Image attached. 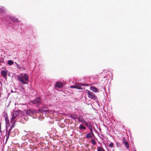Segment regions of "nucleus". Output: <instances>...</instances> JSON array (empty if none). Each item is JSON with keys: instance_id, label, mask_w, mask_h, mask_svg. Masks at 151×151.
<instances>
[{"instance_id": "nucleus-1", "label": "nucleus", "mask_w": 151, "mask_h": 151, "mask_svg": "<svg viewBox=\"0 0 151 151\" xmlns=\"http://www.w3.org/2000/svg\"><path fill=\"white\" fill-rule=\"evenodd\" d=\"M4 22L8 24L15 23V22H19L20 21L16 17L12 15H5L4 17Z\"/></svg>"}, {"instance_id": "nucleus-2", "label": "nucleus", "mask_w": 151, "mask_h": 151, "mask_svg": "<svg viewBox=\"0 0 151 151\" xmlns=\"http://www.w3.org/2000/svg\"><path fill=\"white\" fill-rule=\"evenodd\" d=\"M18 80L20 82L24 84H27L26 81H29V77L27 73H25L21 76H18Z\"/></svg>"}, {"instance_id": "nucleus-3", "label": "nucleus", "mask_w": 151, "mask_h": 151, "mask_svg": "<svg viewBox=\"0 0 151 151\" xmlns=\"http://www.w3.org/2000/svg\"><path fill=\"white\" fill-rule=\"evenodd\" d=\"M12 28L17 30L18 32H20V34L21 35H22V34L23 33L21 31L22 30L21 26L22 25V24L21 23V21H20L19 22H15V23H12Z\"/></svg>"}, {"instance_id": "nucleus-4", "label": "nucleus", "mask_w": 151, "mask_h": 151, "mask_svg": "<svg viewBox=\"0 0 151 151\" xmlns=\"http://www.w3.org/2000/svg\"><path fill=\"white\" fill-rule=\"evenodd\" d=\"M30 103L36 105V107L37 108L40 107L39 105L42 104V99L39 97H37L34 100H31Z\"/></svg>"}, {"instance_id": "nucleus-5", "label": "nucleus", "mask_w": 151, "mask_h": 151, "mask_svg": "<svg viewBox=\"0 0 151 151\" xmlns=\"http://www.w3.org/2000/svg\"><path fill=\"white\" fill-rule=\"evenodd\" d=\"M6 10V8L3 6H0V19L4 21V17H5V15H8V14L5 13Z\"/></svg>"}, {"instance_id": "nucleus-6", "label": "nucleus", "mask_w": 151, "mask_h": 151, "mask_svg": "<svg viewBox=\"0 0 151 151\" xmlns=\"http://www.w3.org/2000/svg\"><path fill=\"white\" fill-rule=\"evenodd\" d=\"M24 35L30 37L32 34L33 30L32 27H29L26 28L25 30L24 31Z\"/></svg>"}, {"instance_id": "nucleus-7", "label": "nucleus", "mask_w": 151, "mask_h": 151, "mask_svg": "<svg viewBox=\"0 0 151 151\" xmlns=\"http://www.w3.org/2000/svg\"><path fill=\"white\" fill-rule=\"evenodd\" d=\"M9 74V73L8 70L4 67L1 68V74L3 77L5 79H7V75Z\"/></svg>"}, {"instance_id": "nucleus-8", "label": "nucleus", "mask_w": 151, "mask_h": 151, "mask_svg": "<svg viewBox=\"0 0 151 151\" xmlns=\"http://www.w3.org/2000/svg\"><path fill=\"white\" fill-rule=\"evenodd\" d=\"M42 106L40 107V108L38 110L39 113H43L47 112L48 111V109L47 108V106L42 103Z\"/></svg>"}, {"instance_id": "nucleus-9", "label": "nucleus", "mask_w": 151, "mask_h": 151, "mask_svg": "<svg viewBox=\"0 0 151 151\" xmlns=\"http://www.w3.org/2000/svg\"><path fill=\"white\" fill-rule=\"evenodd\" d=\"M38 113L39 112L38 111V110H35L33 109H29L27 110L26 112V113L27 115L30 116H32L34 114Z\"/></svg>"}, {"instance_id": "nucleus-10", "label": "nucleus", "mask_w": 151, "mask_h": 151, "mask_svg": "<svg viewBox=\"0 0 151 151\" xmlns=\"http://www.w3.org/2000/svg\"><path fill=\"white\" fill-rule=\"evenodd\" d=\"M87 91L88 97L89 98L93 100H96L97 99V97L92 92L88 90H87Z\"/></svg>"}, {"instance_id": "nucleus-11", "label": "nucleus", "mask_w": 151, "mask_h": 151, "mask_svg": "<svg viewBox=\"0 0 151 151\" xmlns=\"http://www.w3.org/2000/svg\"><path fill=\"white\" fill-rule=\"evenodd\" d=\"M89 132L86 135V138L87 139L91 138L92 139L93 137L94 138H96V137L94 135L93 132Z\"/></svg>"}, {"instance_id": "nucleus-12", "label": "nucleus", "mask_w": 151, "mask_h": 151, "mask_svg": "<svg viewBox=\"0 0 151 151\" xmlns=\"http://www.w3.org/2000/svg\"><path fill=\"white\" fill-rule=\"evenodd\" d=\"M5 117L6 123V129H7L8 127H9L10 126L9 121L8 118L7 114H6V116L5 115Z\"/></svg>"}, {"instance_id": "nucleus-13", "label": "nucleus", "mask_w": 151, "mask_h": 151, "mask_svg": "<svg viewBox=\"0 0 151 151\" xmlns=\"http://www.w3.org/2000/svg\"><path fill=\"white\" fill-rule=\"evenodd\" d=\"M123 142L124 143L125 147L127 148L128 149L129 148V145L128 142L126 141L125 139L123 138Z\"/></svg>"}, {"instance_id": "nucleus-14", "label": "nucleus", "mask_w": 151, "mask_h": 151, "mask_svg": "<svg viewBox=\"0 0 151 151\" xmlns=\"http://www.w3.org/2000/svg\"><path fill=\"white\" fill-rule=\"evenodd\" d=\"M19 111H20V110L19 111H13L12 116L14 118H15L19 114Z\"/></svg>"}, {"instance_id": "nucleus-15", "label": "nucleus", "mask_w": 151, "mask_h": 151, "mask_svg": "<svg viewBox=\"0 0 151 151\" xmlns=\"http://www.w3.org/2000/svg\"><path fill=\"white\" fill-rule=\"evenodd\" d=\"M78 119L79 122L82 123L83 124L86 122L82 116H79Z\"/></svg>"}, {"instance_id": "nucleus-16", "label": "nucleus", "mask_w": 151, "mask_h": 151, "mask_svg": "<svg viewBox=\"0 0 151 151\" xmlns=\"http://www.w3.org/2000/svg\"><path fill=\"white\" fill-rule=\"evenodd\" d=\"M90 89L95 93L99 92L98 89L94 86H91Z\"/></svg>"}, {"instance_id": "nucleus-17", "label": "nucleus", "mask_w": 151, "mask_h": 151, "mask_svg": "<svg viewBox=\"0 0 151 151\" xmlns=\"http://www.w3.org/2000/svg\"><path fill=\"white\" fill-rule=\"evenodd\" d=\"M63 83L60 82H57L55 85V87H56L58 88H62L63 87Z\"/></svg>"}, {"instance_id": "nucleus-18", "label": "nucleus", "mask_w": 151, "mask_h": 151, "mask_svg": "<svg viewBox=\"0 0 151 151\" xmlns=\"http://www.w3.org/2000/svg\"><path fill=\"white\" fill-rule=\"evenodd\" d=\"M84 85L83 83H81L79 85V84H76L75 85V88H77L78 89H82V88L81 87V86H84Z\"/></svg>"}, {"instance_id": "nucleus-19", "label": "nucleus", "mask_w": 151, "mask_h": 151, "mask_svg": "<svg viewBox=\"0 0 151 151\" xmlns=\"http://www.w3.org/2000/svg\"><path fill=\"white\" fill-rule=\"evenodd\" d=\"M70 117V118L74 120H75L77 119V118H78V116L76 114H71L69 116Z\"/></svg>"}, {"instance_id": "nucleus-20", "label": "nucleus", "mask_w": 151, "mask_h": 151, "mask_svg": "<svg viewBox=\"0 0 151 151\" xmlns=\"http://www.w3.org/2000/svg\"><path fill=\"white\" fill-rule=\"evenodd\" d=\"M79 129L80 130H82L83 129L86 130V128L82 124H81L80 125Z\"/></svg>"}, {"instance_id": "nucleus-21", "label": "nucleus", "mask_w": 151, "mask_h": 151, "mask_svg": "<svg viewBox=\"0 0 151 151\" xmlns=\"http://www.w3.org/2000/svg\"><path fill=\"white\" fill-rule=\"evenodd\" d=\"M7 128H8V127H7ZM12 128H10L9 130L8 131L7 130L8 129H6V135L9 136L10 135V132H11V130H12Z\"/></svg>"}, {"instance_id": "nucleus-22", "label": "nucleus", "mask_w": 151, "mask_h": 151, "mask_svg": "<svg viewBox=\"0 0 151 151\" xmlns=\"http://www.w3.org/2000/svg\"><path fill=\"white\" fill-rule=\"evenodd\" d=\"M14 63L13 61L12 60H8L7 61V64L9 66L12 65Z\"/></svg>"}, {"instance_id": "nucleus-23", "label": "nucleus", "mask_w": 151, "mask_h": 151, "mask_svg": "<svg viewBox=\"0 0 151 151\" xmlns=\"http://www.w3.org/2000/svg\"><path fill=\"white\" fill-rule=\"evenodd\" d=\"M83 124L88 127H89V125H90L91 124V123L90 122H87L86 121L85 122V123H84Z\"/></svg>"}, {"instance_id": "nucleus-24", "label": "nucleus", "mask_w": 151, "mask_h": 151, "mask_svg": "<svg viewBox=\"0 0 151 151\" xmlns=\"http://www.w3.org/2000/svg\"><path fill=\"white\" fill-rule=\"evenodd\" d=\"M1 63L4 64V59L3 58H0V65H1Z\"/></svg>"}, {"instance_id": "nucleus-25", "label": "nucleus", "mask_w": 151, "mask_h": 151, "mask_svg": "<svg viewBox=\"0 0 151 151\" xmlns=\"http://www.w3.org/2000/svg\"><path fill=\"white\" fill-rule=\"evenodd\" d=\"M89 127H88L90 130V132H91V133L93 132L92 127L91 124L90 125H89Z\"/></svg>"}, {"instance_id": "nucleus-26", "label": "nucleus", "mask_w": 151, "mask_h": 151, "mask_svg": "<svg viewBox=\"0 0 151 151\" xmlns=\"http://www.w3.org/2000/svg\"><path fill=\"white\" fill-rule=\"evenodd\" d=\"M15 122H16L15 121H14L13 122H12V124L11 126L10 127V128H11L12 129L14 127V124H15Z\"/></svg>"}, {"instance_id": "nucleus-27", "label": "nucleus", "mask_w": 151, "mask_h": 151, "mask_svg": "<svg viewBox=\"0 0 151 151\" xmlns=\"http://www.w3.org/2000/svg\"><path fill=\"white\" fill-rule=\"evenodd\" d=\"M91 142L92 143V144H93V145H95L96 144V143L95 141L93 138L92 139V140H91Z\"/></svg>"}, {"instance_id": "nucleus-28", "label": "nucleus", "mask_w": 151, "mask_h": 151, "mask_svg": "<svg viewBox=\"0 0 151 151\" xmlns=\"http://www.w3.org/2000/svg\"><path fill=\"white\" fill-rule=\"evenodd\" d=\"M103 148L101 147H98L97 149V151H102Z\"/></svg>"}, {"instance_id": "nucleus-29", "label": "nucleus", "mask_w": 151, "mask_h": 151, "mask_svg": "<svg viewBox=\"0 0 151 151\" xmlns=\"http://www.w3.org/2000/svg\"><path fill=\"white\" fill-rule=\"evenodd\" d=\"M114 145V144L112 142H111L109 145V146L111 147H113Z\"/></svg>"}, {"instance_id": "nucleus-30", "label": "nucleus", "mask_w": 151, "mask_h": 151, "mask_svg": "<svg viewBox=\"0 0 151 151\" xmlns=\"http://www.w3.org/2000/svg\"><path fill=\"white\" fill-rule=\"evenodd\" d=\"M15 63L16 65V66L17 67V68L19 69H21V67L19 66V65L16 62H15Z\"/></svg>"}, {"instance_id": "nucleus-31", "label": "nucleus", "mask_w": 151, "mask_h": 151, "mask_svg": "<svg viewBox=\"0 0 151 151\" xmlns=\"http://www.w3.org/2000/svg\"><path fill=\"white\" fill-rule=\"evenodd\" d=\"M5 136L6 137V142H5V144L6 143V142L8 141V139H9V135H5Z\"/></svg>"}, {"instance_id": "nucleus-32", "label": "nucleus", "mask_w": 151, "mask_h": 151, "mask_svg": "<svg viewBox=\"0 0 151 151\" xmlns=\"http://www.w3.org/2000/svg\"><path fill=\"white\" fill-rule=\"evenodd\" d=\"M14 117H13V116H12V117L11 118V119L10 120V122H12L13 121V120L15 119Z\"/></svg>"}, {"instance_id": "nucleus-33", "label": "nucleus", "mask_w": 151, "mask_h": 151, "mask_svg": "<svg viewBox=\"0 0 151 151\" xmlns=\"http://www.w3.org/2000/svg\"><path fill=\"white\" fill-rule=\"evenodd\" d=\"M75 85H72L70 86L71 88H75Z\"/></svg>"}, {"instance_id": "nucleus-34", "label": "nucleus", "mask_w": 151, "mask_h": 151, "mask_svg": "<svg viewBox=\"0 0 151 151\" xmlns=\"http://www.w3.org/2000/svg\"><path fill=\"white\" fill-rule=\"evenodd\" d=\"M1 132V124L0 123V132Z\"/></svg>"}, {"instance_id": "nucleus-35", "label": "nucleus", "mask_w": 151, "mask_h": 151, "mask_svg": "<svg viewBox=\"0 0 151 151\" xmlns=\"http://www.w3.org/2000/svg\"><path fill=\"white\" fill-rule=\"evenodd\" d=\"M105 146H106V149L108 150H109V149H108L107 147L105 145Z\"/></svg>"}, {"instance_id": "nucleus-36", "label": "nucleus", "mask_w": 151, "mask_h": 151, "mask_svg": "<svg viewBox=\"0 0 151 151\" xmlns=\"http://www.w3.org/2000/svg\"><path fill=\"white\" fill-rule=\"evenodd\" d=\"M102 151H105V150L103 148L102 150Z\"/></svg>"}, {"instance_id": "nucleus-37", "label": "nucleus", "mask_w": 151, "mask_h": 151, "mask_svg": "<svg viewBox=\"0 0 151 151\" xmlns=\"http://www.w3.org/2000/svg\"><path fill=\"white\" fill-rule=\"evenodd\" d=\"M93 129H94L95 130H96V129H95V128H94V127H93Z\"/></svg>"}, {"instance_id": "nucleus-38", "label": "nucleus", "mask_w": 151, "mask_h": 151, "mask_svg": "<svg viewBox=\"0 0 151 151\" xmlns=\"http://www.w3.org/2000/svg\"><path fill=\"white\" fill-rule=\"evenodd\" d=\"M119 144V143L117 142L116 143V145H118V144Z\"/></svg>"}, {"instance_id": "nucleus-39", "label": "nucleus", "mask_w": 151, "mask_h": 151, "mask_svg": "<svg viewBox=\"0 0 151 151\" xmlns=\"http://www.w3.org/2000/svg\"><path fill=\"white\" fill-rule=\"evenodd\" d=\"M12 92V90H11V92Z\"/></svg>"}, {"instance_id": "nucleus-40", "label": "nucleus", "mask_w": 151, "mask_h": 151, "mask_svg": "<svg viewBox=\"0 0 151 151\" xmlns=\"http://www.w3.org/2000/svg\"><path fill=\"white\" fill-rule=\"evenodd\" d=\"M134 151H136V150H134Z\"/></svg>"}, {"instance_id": "nucleus-41", "label": "nucleus", "mask_w": 151, "mask_h": 151, "mask_svg": "<svg viewBox=\"0 0 151 151\" xmlns=\"http://www.w3.org/2000/svg\"><path fill=\"white\" fill-rule=\"evenodd\" d=\"M35 138V139H36V138ZM35 139L36 140V139Z\"/></svg>"}]
</instances>
